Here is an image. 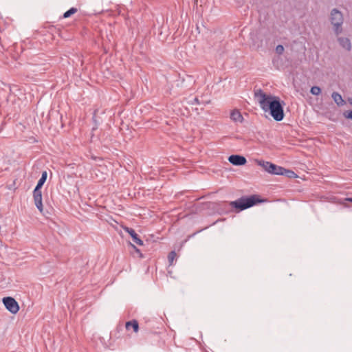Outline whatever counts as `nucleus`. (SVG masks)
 Masks as SVG:
<instances>
[{
	"label": "nucleus",
	"instance_id": "1",
	"mask_svg": "<svg viewBox=\"0 0 352 352\" xmlns=\"http://www.w3.org/2000/svg\"><path fill=\"white\" fill-rule=\"evenodd\" d=\"M254 96L257 99L261 108L265 112H270L272 117L276 121H281L283 119V107L280 103V98L278 96L267 94L263 92L261 89L256 91Z\"/></svg>",
	"mask_w": 352,
	"mask_h": 352
},
{
	"label": "nucleus",
	"instance_id": "2",
	"mask_svg": "<svg viewBox=\"0 0 352 352\" xmlns=\"http://www.w3.org/2000/svg\"><path fill=\"white\" fill-rule=\"evenodd\" d=\"M258 164L262 166L265 171L270 174L283 175L286 173L287 171L285 168L272 164L270 162L258 161Z\"/></svg>",
	"mask_w": 352,
	"mask_h": 352
},
{
	"label": "nucleus",
	"instance_id": "3",
	"mask_svg": "<svg viewBox=\"0 0 352 352\" xmlns=\"http://www.w3.org/2000/svg\"><path fill=\"white\" fill-rule=\"evenodd\" d=\"M331 21L334 26L336 34L341 32V25L343 23V17L342 13L336 9H333L331 13Z\"/></svg>",
	"mask_w": 352,
	"mask_h": 352
},
{
	"label": "nucleus",
	"instance_id": "4",
	"mask_svg": "<svg viewBox=\"0 0 352 352\" xmlns=\"http://www.w3.org/2000/svg\"><path fill=\"white\" fill-rule=\"evenodd\" d=\"M255 204V201L253 197L249 198H241L234 201H232L230 205L239 210L247 209Z\"/></svg>",
	"mask_w": 352,
	"mask_h": 352
},
{
	"label": "nucleus",
	"instance_id": "5",
	"mask_svg": "<svg viewBox=\"0 0 352 352\" xmlns=\"http://www.w3.org/2000/svg\"><path fill=\"white\" fill-rule=\"evenodd\" d=\"M3 302L6 308L12 314H16L19 310V306L17 302L12 297H5L3 298Z\"/></svg>",
	"mask_w": 352,
	"mask_h": 352
},
{
	"label": "nucleus",
	"instance_id": "6",
	"mask_svg": "<svg viewBox=\"0 0 352 352\" xmlns=\"http://www.w3.org/2000/svg\"><path fill=\"white\" fill-rule=\"evenodd\" d=\"M41 188H35L33 191V197L36 207L40 212H43V206L42 202Z\"/></svg>",
	"mask_w": 352,
	"mask_h": 352
},
{
	"label": "nucleus",
	"instance_id": "7",
	"mask_svg": "<svg viewBox=\"0 0 352 352\" xmlns=\"http://www.w3.org/2000/svg\"><path fill=\"white\" fill-rule=\"evenodd\" d=\"M228 160L231 164L235 166L244 165L247 162L245 157L238 155H230Z\"/></svg>",
	"mask_w": 352,
	"mask_h": 352
},
{
	"label": "nucleus",
	"instance_id": "8",
	"mask_svg": "<svg viewBox=\"0 0 352 352\" xmlns=\"http://www.w3.org/2000/svg\"><path fill=\"white\" fill-rule=\"evenodd\" d=\"M230 117L236 123H242L243 122V117L238 109L231 111Z\"/></svg>",
	"mask_w": 352,
	"mask_h": 352
},
{
	"label": "nucleus",
	"instance_id": "9",
	"mask_svg": "<svg viewBox=\"0 0 352 352\" xmlns=\"http://www.w3.org/2000/svg\"><path fill=\"white\" fill-rule=\"evenodd\" d=\"M124 230L130 234L133 241L139 245H143V241L138 237L135 230L132 228L124 227Z\"/></svg>",
	"mask_w": 352,
	"mask_h": 352
},
{
	"label": "nucleus",
	"instance_id": "10",
	"mask_svg": "<svg viewBox=\"0 0 352 352\" xmlns=\"http://www.w3.org/2000/svg\"><path fill=\"white\" fill-rule=\"evenodd\" d=\"M331 97L338 106H343L345 104L342 96L338 92H333Z\"/></svg>",
	"mask_w": 352,
	"mask_h": 352
},
{
	"label": "nucleus",
	"instance_id": "11",
	"mask_svg": "<svg viewBox=\"0 0 352 352\" xmlns=\"http://www.w3.org/2000/svg\"><path fill=\"white\" fill-rule=\"evenodd\" d=\"M338 41L340 45L346 50H351V42L350 40L347 38H339Z\"/></svg>",
	"mask_w": 352,
	"mask_h": 352
},
{
	"label": "nucleus",
	"instance_id": "12",
	"mask_svg": "<svg viewBox=\"0 0 352 352\" xmlns=\"http://www.w3.org/2000/svg\"><path fill=\"white\" fill-rule=\"evenodd\" d=\"M126 329L129 330L131 327L133 328L134 332H138L139 329V325L137 320H133L126 322Z\"/></svg>",
	"mask_w": 352,
	"mask_h": 352
},
{
	"label": "nucleus",
	"instance_id": "13",
	"mask_svg": "<svg viewBox=\"0 0 352 352\" xmlns=\"http://www.w3.org/2000/svg\"><path fill=\"white\" fill-rule=\"evenodd\" d=\"M47 173L46 171H43L42 173V175H41V177L39 179L38 183H37V185L36 186V188H41L43 185L44 184V183L45 182L46 179H47Z\"/></svg>",
	"mask_w": 352,
	"mask_h": 352
},
{
	"label": "nucleus",
	"instance_id": "14",
	"mask_svg": "<svg viewBox=\"0 0 352 352\" xmlns=\"http://www.w3.org/2000/svg\"><path fill=\"white\" fill-rule=\"evenodd\" d=\"M77 12V9L75 8H70L69 10H67V12H65L63 14V17L64 18H68L72 14L76 13Z\"/></svg>",
	"mask_w": 352,
	"mask_h": 352
},
{
	"label": "nucleus",
	"instance_id": "15",
	"mask_svg": "<svg viewBox=\"0 0 352 352\" xmlns=\"http://www.w3.org/2000/svg\"><path fill=\"white\" fill-rule=\"evenodd\" d=\"M310 92L313 95L318 96L321 92V89L318 86H314L311 88Z\"/></svg>",
	"mask_w": 352,
	"mask_h": 352
},
{
	"label": "nucleus",
	"instance_id": "16",
	"mask_svg": "<svg viewBox=\"0 0 352 352\" xmlns=\"http://www.w3.org/2000/svg\"><path fill=\"white\" fill-rule=\"evenodd\" d=\"M176 253L175 251H172L169 253L168 256V259L170 265H173L174 260L176 258Z\"/></svg>",
	"mask_w": 352,
	"mask_h": 352
},
{
	"label": "nucleus",
	"instance_id": "17",
	"mask_svg": "<svg viewBox=\"0 0 352 352\" xmlns=\"http://www.w3.org/2000/svg\"><path fill=\"white\" fill-rule=\"evenodd\" d=\"M284 52V47L282 45H278L276 47V52L278 54H283Z\"/></svg>",
	"mask_w": 352,
	"mask_h": 352
},
{
	"label": "nucleus",
	"instance_id": "18",
	"mask_svg": "<svg viewBox=\"0 0 352 352\" xmlns=\"http://www.w3.org/2000/svg\"><path fill=\"white\" fill-rule=\"evenodd\" d=\"M344 116L346 118L352 119V110L344 113Z\"/></svg>",
	"mask_w": 352,
	"mask_h": 352
},
{
	"label": "nucleus",
	"instance_id": "19",
	"mask_svg": "<svg viewBox=\"0 0 352 352\" xmlns=\"http://www.w3.org/2000/svg\"><path fill=\"white\" fill-rule=\"evenodd\" d=\"M285 175H287L289 177H292L295 175V173L293 171L287 170L286 173Z\"/></svg>",
	"mask_w": 352,
	"mask_h": 352
},
{
	"label": "nucleus",
	"instance_id": "20",
	"mask_svg": "<svg viewBox=\"0 0 352 352\" xmlns=\"http://www.w3.org/2000/svg\"><path fill=\"white\" fill-rule=\"evenodd\" d=\"M131 247L137 252H140V250L139 249H138L134 245L130 243Z\"/></svg>",
	"mask_w": 352,
	"mask_h": 352
},
{
	"label": "nucleus",
	"instance_id": "21",
	"mask_svg": "<svg viewBox=\"0 0 352 352\" xmlns=\"http://www.w3.org/2000/svg\"><path fill=\"white\" fill-rule=\"evenodd\" d=\"M348 102H349L350 104L352 105V98H348Z\"/></svg>",
	"mask_w": 352,
	"mask_h": 352
},
{
	"label": "nucleus",
	"instance_id": "22",
	"mask_svg": "<svg viewBox=\"0 0 352 352\" xmlns=\"http://www.w3.org/2000/svg\"><path fill=\"white\" fill-rule=\"evenodd\" d=\"M346 200L352 202V198H347Z\"/></svg>",
	"mask_w": 352,
	"mask_h": 352
}]
</instances>
